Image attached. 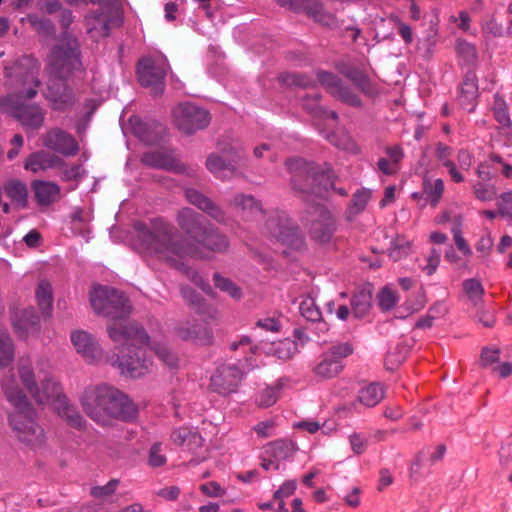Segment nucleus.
<instances>
[{
	"label": "nucleus",
	"instance_id": "f257e3e1",
	"mask_svg": "<svg viewBox=\"0 0 512 512\" xmlns=\"http://www.w3.org/2000/svg\"><path fill=\"white\" fill-rule=\"evenodd\" d=\"M177 223L187 239H183L173 226L162 219L151 221L150 227L136 224L134 248L140 253L178 266L187 256L203 257V250L224 252L229 247L226 236L215 229L203 227L199 215L189 208L179 211Z\"/></svg>",
	"mask_w": 512,
	"mask_h": 512
},
{
	"label": "nucleus",
	"instance_id": "f03ea898",
	"mask_svg": "<svg viewBox=\"0 0 512 512\" xmlns=\"http://www.w3.org/2000/svg\"><path fill=\"white\" fill-rule=\"evenodd\" d=\"M79 400L86 415L101 426L131 421L138 415V408L131 399L112 386H89Z\"/></svg>",
	"mask_w": 512,
	"mask_h": 512
},
{
	"label": "nucleus",
	"instance_id": "7ed1b4c3",
	"mask_svg": "<svg viewBox=\"0 0 512 512\" xmlns=\"http://www.w3.org/2000/svg\"><path fill=\"white\" fill-rule=\"evenodd\" d=\"M2 389L7 401L13 406L8 413V426L13 436L30 448H39L45 443V432L37 421V412L27 396L19 387L16 379L10 377L3 381Z\"/></svg>",
	"mask_w": 512,
	"mask_h": 512
},
{
	"label": "nucleus",
	"instance_id": "20e7f679",
	"mask_svg": "<svg viewBox=\"0 0 512 512\" xmlns=\"http://www.w3.org/2000/svg\"><path fill=\"white\" fill-rule=\"evenodd\" d=\"M81 61L78 51V42L75 38L64 37L52 50L49 56L48 69L51 79L45 97L51 102L52 108L65 110L74 102L73 94L61 81L73 71L80 69Z\"/></svg>",
	"mask_w": 512,
	"mask_h": 512
},
{
	"label": "nucleus",
	"instance_id": "39448f33",
	"mask_svg": "<svg viewBox=\"0 0 512 512\" xmlns=\"http://www.w3.org/2000/svg\"><path fill=\"white\" fill-rule=\"evenodd\" d=\"M108 334L115 342L122 345L120 355L107 359L112 366L117 367L122 375L137 378L145 375L151 366L150 359L146 358L143 346L148 345L149 337L146 332L136 325H129L123 331L116 326L108 327Z\"/></svg>",
	"mask_w": 512,
	"mask_h": 512
},
{
	"label": "nucleus",
	"instance_id": "423d86ee",
	"mask_svg": "<svg viewBox=\"0 0 512 512\" xmlns=\"http://www.w3.org/2000/svg\"><path fill=\"white\" fill-rule=\"evenodd\" d=\"M90 303L93 310L114 321L109 327L116 326L118 331L129 328L131 323L124 324L122 321L129 315L131 306L125 295L114 288L96 286L90 292Z\"/></svg>",
	"mask_w": 512,
	"mask_h": 512
},
{
	"label": "nucleus",
	"instance_id": "0eeeda50",
	"mask_svg": "<svg viewBox=\"0 0 512 512\" xmlns=\"http://www.w3.org/2000/svg\"><path fill=\"white\" fill-rule=\"evenodd\" d=\"M38 388L41 392L48 394V399L39 404H49L54 411L66 421V423L75 428H82L85 423L81 414L72 406L67 397L62 393L59 383L49 374H43V369H39Z\"/></svg>",
	"mask_w": 512,
	"mask_h": 512
},
{
	"label": "nucleus",
	"instance_id": "6e6552de",
	"mask_svg": "<svg viewBox=\"0 0 512 512\" xmlns=\"http://www.w3.org/2000/svg\"><path fill=\"white\" fill-rule=\"evenodd\" d=\"M173 119L177 128L190 135L208 126L209 113L191 102L180 103L173 110Z\"/></svg>",
	"mask_w": 512,
	"mask_h": 512
},
{
	"label": "nucleus",
	"instance_id": "1a4fd4ad",
	"mask_svg": "<svg viewBox=\"0 0 512 512\" xmlns=\"http://www.w3.org/2000/svg\"><path fill=\"white\" fill-rule=\"evenodd\" d=\"M118 8L114 4L105 3L101 5L95 12L85 17V25L87 33L94 39L99 40L107 37L110 28L118 22Z\"/></svg>",
	"mask_w": 512,
	"mask_h": 512
},
{
	"label": "nucleus",
	"instance_id": "9d476101",
	"mask_svg": "<svg viewBox=\"0 0 512 512\" xmlns=\"http://www.w3.org/2000/svg\"><path fill=\"white\" fill-rule=\"evenodd\" d=\"M245 374L237 363L220 364L210 378V388L222 395L236 392Z\"/></svg>",
	"mask_w": 512,
	"mask_h": 512
},
{
	"label": "nucleus",
	"instance_id": "9b49d317",
	"mask_svg": "<svg viewBox=\"0 0 512 512\" xmlns=\"http://www.w3.org/2000/svg\"><path fill=\"white\" fill-rule=\"evenodd\" d=\"M39 369H43V374L50 373V366L45 362H37L33 365L28 357L20 358L18 361V374L23 386L36 402H43L48 399V394L41 392L38 388Z\"/></svg>",
	"mask_w": 512,
	"mask_h": 512
},
{
	"label": "nucleus",
	"instance_id": "f8f14e48",
	"mask_svg": "<svg viewBox=\"0 0 512 512\" xmlns=\"http://www.w3.org/2000/svg\"><path fill=\"white\" fill-rule=\"evenodd\" d=\"M169 65L165 58H143L138 65V78L143 86L153 87L155 93L163 91V82Z\"/></svg>",
	"mask_w": 512,
	"mask_h": 512
},
{
	"label": "nucleus",
	"instance_id": "ddd939ff",
	"mask_svg": "<svg viewBox=\"0 0 512 512\" xmlns=\"http://www.w3.org/2000/svg\"><path fill=\"white\" fill-rule=\"evenodd\" d=\"M352 352L353 349L348 343L334 345L322 354L321 360L313 369L314 374L322 379L335 377L343 368L341 359L349 356Z\"/></svg>",
	"mask_w": 512,
	"mask_h": 512
},
{
	"label": "nucleus",
	"instance_id": "4468645a",
	"mask_svg": "<svg viewBox=\"0 0 512 512\" xmlns=\"http://www.w3.org/2000/svg\"><path fill=\"white\" fill-rule=\"evenodd\" d=\"M0 109L18 118L27 129H38L44 121V114L40 107L18 105L14 96L1 99Z\"/></svg>",
	"mask_w": 512,
	"mask_h": 512
},
{
	"label": "nucleus",
	"instance_id": "2eb2a0df",
	"mask_svg": "<svg viewBox=\"0 0 512 512\" xmlns=\"http://www.w3.org/2000/svg\"><path fill=\"white\" fill-rule=\"evenodd\" d=\"M15 77L19 78L23 88L21 94H25V97L32 98L37 94V87L39 81L37 74L39 72V63L32 57H23L13 67Z\"/></svg>",
	"mask_w": 512,
	"mask_h": 512
},
{
	"label": "nucleus",
	"instance_id": "dca6fc26",
	"mask_svg": "<svg viewBox=\"0 0 512 512\" xmlns=\"http://www.w3.org/2000/svg\"><path fill=\"white\" fill-rule=\"evenodd\" d=\"M71 343L75 351L87 362L98 363L103 359V350L96 339L87 331L76 330L71 333Z\"/></svg>",
	"mask_w": 512,
	"mask_h": 512
},
{
	"label": "nucleus",
	"instance_id": "f3484780",
	"mask_svg": "<svg viewBox=\"0 0 512 512\" xmlns=\"http://www.w3.org/2000/svg\"><path fill=\"white\" fill-rule=\"evenodd\" d=\"M334 231V220L330 212L324 207H315L309 227L311 237L320 243H326L331 239Z\"/></svg>",
	"mask_w": 512,
	"mask_h": 512
},
{
	"label": "nucleus",
	"instance_id": "a211bd4d",
	"mask_svg": "<svg viewBox=\"0 0 512 512\" xmlns=\"http://www.w3.org/2000/svg\"><path fill=\"white\" fill-rule=\"evenodd\" d=\"M45 147L59 152L65 156H72L78 152V143L69 133L61 129H51L43 136Z\"/></svg>",
	"mask_w": 512,
	"mask_h": 512
},
{
	"label": "nucleus",
	"instance_id": "6ab92c4d",
	"mask_svg": "<svg viewBox=\"0 0 512 512\" xmlns=\"http://www.w3.org/2000/svg\"><path fill=\"white\" fill-rule=\"evenodd\" d=\"M268 232L283 244L298 249L303 244V238L295 227L284 225L279 218H270L267 221Z\"/></svg>",
	"mask_w": 512,
	"mask_h": 512
},
{
	"label": "nucleus",
	"instance_id": "aec40b11",
	"mask_svg": "<svg viewBox=\"0 0 512 512\" xmlns=\"http://www.w3.org/2000/svg\"><path fill=\"white\" fill-rule=\"evenodd\" d=\"M176 333L180 339L200 345L210 344L213 339L212 330L198 322H186L177 328Z\"/></svg>",
	"mask_w": 512,
	"mask_h": 512
},
{
	"label": "nucleus",
	"instance_id": "412c9836",
	"mask_svg": "<svg viewBox=\"0 0 512 512\" xmlns=\"http://www.w3.org/2000/svg\"><path fill=\"white\" fill-rule=\"evenodd\" d=\"M63 167L64 162L60 157L45 151H37L30 154L24 163V168L33 173H39L48 169Z\"/></svg>",
	"mask_w": 512,
	"mask_h": 512
},
{
	"label": "nucleus",
	"instance_id": "4be33fe9",
	"mask_svg": "<svg viewBox=\"0 0 512 512\" xmlns=\"http://www.w3.org/2000/svg\"><path fill=\"white\" fill-rule=\"evenodd\" d=\"M240 159V154H235L229 160L228 155L212 154L207 158L206 166L216 177L225 179L234 175L236 171V164Z\"/></svg>",
	"mask_w": 512,
	"mask_h": 512
},
{
	"label": "nucleus",
	"instance_id": "5701e85b",
	"mask_svg": "<svg viewBox=\"0 0 512 512\" xmlns=\"http://www.w3.org/2000/svg\"><path fill=\"white\" fill-rule=\"evenodd\" d=\"M318 79L321 82V84H323L329 89L330 93L334 97H337L342 102L349 104L351 106L360 105V99L358 98V96L355 95L348 88H345L342 85H340L339 80L336 76L327 72H320L318 73Z\"/></svg>",
	"mask_w": 512,
	"mask_h": 512
},
{
	"label": "nucleus",
	"instance_id": "b1692460",
	"mask_svg": "<svg viewBox=\"0 0 512 512\" xmlns=\"http://www.w3.org/2000/svg\"><path fill=\"white\" fill-rule=\"evenodd\" d=\"M12 323L16 333L22 338L38 331V317L32 308L15 312Z\"/></svg>",
	"mask_w": 512,
	"mask_h": 512
},
{
	"label": "nucleus",
	"instance_id": "393cba45",
	"mask_svg": "<svg viewBox=\"0 0 512 512\" xmlns=\"http://www.w3.org/2000/svg\"><path fill=\"white\" fill-rule=\"evenodd\" d=\"M37 203L48 206L60 198L61 188L51 181L35 180L31 184Z\"/></svg>",
	"mask_w": 512,
	"mask_h": 512
},
{
	"label": "nucleus",
	"instance_id": "a878e982",
	"mask_svg": "<svg viewBox=\"0 0 512 512\" xmlns=\"http://www.w3.org/2000/svg\"><path fill=\"white\" fill-rule=\"evenodd\" d=\"M185 196L188 202L207 213L210 217L218 222L224 221L223 211L216 206L210 199L205 197L199 191L194 189H186Z\"/></svg>",
	"mask_w": 512,
	"mask_h": 512
},
{
	"label": "nucleus",
	"instance_id": "bb28decb",
	"mask_svg": "<svg viewBox=\"0 0 512 512\" xmlns=\"http://www.w3.org/2000/svg\"><path fill=\"white\" fill-rule=\"evenodd\" d=\"M332 178H333V175H332V172L331 171H326V172H321V173H317V172H309L308 175L305 177V181L308 182V183H313L315 184L311 189H308V188H305L301 185H297L296 182H294V188L297 189V190H300L302 192H305V193H315V194H321V185H323V188L324 189H328V188H331L333 189V183H332Z\"/></svg>",
	"mask_w": 512,
	"mask_h": 512
},
{
	"label": "nucleus",
	"instance_id": "cd10ccee",
	"mask_svg": "<svg viewBox=\"0 0 512 512\" xmlns=\"http://www.w3.org/2000/svg\"><path fill=\"white\" fill-rule=\"evenodd\" d=\"M478 94L477 78L474 74L466 76L461 86L460 103L463 108L473 111Z\"/></svg>",
	"mask_w": 512,
	"mask_h": 512
},
{
	"label": "nucleus",
	"instance_id": "c85d7f7f",
	"mask_svg": "<svg viewBox=\"0 0 512 512\" xmlns=\"http://www.w3.org/2000/svg\"><path fill=\"white\" fill-rule=\"evenodd\" d=\"M264 450L266 456H271L276 462L280 463L292 457L296 451V447L291 441L277 440L267 444Z\"/></svg>",
	"mask_w": 512,
	"mask_h": 512
},
{
	"label": "nucleus",
	"instance_id": "c756f323",
	"mask_svg": "<svg viewBox=\"0 0 512 512\" xmlns=\"http://www.w3.org/2000/svg\"><path fill=\"white\" fill-rule=\"evenodd\" d=\"M452 150L445 144L438 143L436 146V157L442 166L446 167L452 180L461 183L465 180L462 173L456 167V164L451 160Z\"/></svg>",
	"mask_w": 512,
	"mask_h": 512
},
{
	"label": "nucleus",
	"instance_id": "7c9ffc66",
	"mask_svg": "<svg viewBox=\"0 0 512 512\" xmlns=\"http://www.w3.org/2000/svg\"><path fill=\"white\" fill-rule=\"evenodd\" d=\"M142 161L148 166L166 170H178L179 166L171 154L160 151L145 153Z\"/></svg>",
	"mask_w": 512,
	"mask_h": 512
},
{
	"label": "nucleus",
	"instance_id": "2f4dec72",
	"mask_svg": "<svg viewBox=\"0 0 512 512\" xmlns=\"http://www.w3.org/2000/svg\"><path fill=\"white\" fill-rule=\"evenodd\" d=\"M384 387L379 383H371L358 392L357 400L366 407H374L384 398Z\"/></svg>",
	"mask_w": 512,
	"mask_h": 512
},
{
	"label": "nucleus",
	"instance_id": "473e14b6",
	"mask_svg": "<svg viewBox=\"0 0 512 512\" xmlns=\"http://www.w3.org/2000/svg\"><path fill=\"white\" fill-rule=\"evenodd\" d=\"M4 191L17 206L21 208L26 207L28 190L24 182L16 179L9 180L4 185Z\"/></svg>",
	"mask_w": 512,
	"mask_h": 512
},
{
	"label": "nucleus",
	"instance_id": "72a5a7b5",
	"mask_svg": "<svg viewBox=\"0 0 512 512\" xmlns=\"http://www.w3.org/2000/svg\"><path fill=\"white\" fill-rule=\"evenodd\" d=\"M267 352L272 353L281 360H288L298 353V345L294 340L286 338L271 343L267 348Z\"/></svg>",
	"mask_w": 512,
	"mask_h": 512
},
{
	"label": "nucleus",
	"instance_id": "f704fd0d",
	"mask_svg": "<svg viewBox=\"0 0 512 512\" xmlns=\"http://www.w3.org/2000/svg\"><path fill=\"white\" fill-rule=\"evenodd\" d=\"M413 250V242L403 235H397L392 241L388 255L394 261L408 257Z\"/></svg>",
	"mask_w": 512,
	"mask_h": 512
},
{
	"label": "nucleus",
	"instance_id": "c9c22d12",
	"mask_svg": "<svg viewBox=\"0 0 512 512\" xmlns=\"http://www.w3.org/2000/svg\"><path fill=\"white\" fill-rule=\"evenodd\" d=\"M282 388V381H277L275 384L263 388L257 395V404L263 408L274 405L279 399Z\"/></svg>",
	"mask_w": 512,
	"mask_h": 512
},
{
	"label": "nucleus",
	"instance_id": "e433bc0d",
	"mask_svg": "<svg viewBox=\"0 0 512 512\" xmlns=\"http://www.w3.org/2000/svg\"><path fill=\"white\" fill-rule=\"evenodd\" d=\"M302 10L305 11L309 17L321 24L330 25L333 23V15L326 12L323 6L318 2L307 0Z\"/></svg>",
	"mask_w": 512,
	"mask_h": 512
},
{
	"label": "nucleus",
	"instance_id": "4c0bfd02",
	"mask_svg": "<svg viewBox=\"0 0 512 512\" xmlns=\"http://www.w3.org/2000/svg\"><path fill=\"white\" fill-rule=\"evenodd\" d=\"M36 299L43 313L49 314L52 308L53 294L48 281L42 280L39 282L36 289Z\"/></svg>",
	"mask_w": 512,
	"mask_h": 512
},
{
	"label": "nucleus",
	"instance_id": "58836bf2",
	"mask_svg": "<svg viewBox=\"0 0 512 512\" xmlns=\"http://www.w3.org/2000/svg\"><path fill=\"white\" fill-rule=\"evenodd\" d=\"M234 206L247 216L262 215L261 205L252 196H236L234 198Z\"/></svg>",
	"mask_w": 512,
	"mask_h": 512
},
{
	"label": "nucleus",
	"instance_id": "ea45409f",
	"mask_svg": "<svg viewBox=\"0 0 512 512\" xmlns=\"http://www.w3.org/2000/svg\"><path fill=\"white\" fill-rule=\"evenodd\" d=\"M302 105L304 109H306L315 117H327L331 120H335L337 118V115L334 111H327L319 104L317 94L304 97Z\"/></svg>",
	"mask_w": 512,
	"mask_h": 512
},
{
	"label": "nucleus",
	"instance_id": "a19ab883",
	"mask_svg": "<svg viewBox=\"0 0 512 512\" xmlns=\"http://www.w3.org/2000/svg\"><path fill=\"white\" fill-rule=\"evenodd\" d=\"M462 223H463V217L462 216H456L454 219V226L451 228V232L453 234L454 242L456 247L460 252L463 253V255L470 257L472 255V249L467 243L466 239L463 237L462 234Z\"/></svg>",
	"mask_w": 512,
	"mask_h": 512
},
{
	"label": "nucleus",
	"instance_id": "79ce46f5",
	"mask_svg": "<svg viewBox=\"0 0 512 512\" xmlns=\"http://www.w3.org/2000/svg\"><path fill=\"white\" fill-rule=\"evenodd\" d=\"M463 290L465 295L474 305L481 302L484 294V288L478 279H466L463 282Z\"/></svg>",
	"mask_w": 512,
	"mask_h": 512
},
{
	"label": "nucleus",
	"instance_id": "37998d69",
	"mask_svg": "<svg viewBox=\"0 0 512 512\" xmlns=\"http://www.w3.org/2000/svg\"><path fill=\"white\" fill-rule=\"evenodd\" d=\"M351 305L354 316L361 318L368 313L371 307V295L366 292H360L354 295Z\"/></svg>",
	"mask_w": 512,
	"mask_h": 512
},
{
	"label": "nucleus",
	"instance_id": "c03bdc74",
	"mask_svg": "<svg viewBox=\"0 0 512 512\" xmlns=\"http://www.w3.org/2000/svg\"><path fill=\"white\" fill-rule=\"evenodd\" d=\"M444 191V183L442 179H436L434 182L424 181V192L428 196L432 206H436L442 197Z\"/></svg>",
	"mask_w": 512,
	"mask_h": 512
},
{
	"label": "nucleus",
	"instance_id": "a18cd8bd",
	"mask_svg": "<svg viewBox=\"0 0 512 512\" xmlns=\"http://www.w3.org/2000/svg\"><path fill=\"white\" fill-rule=\"evenodd\" d=\"M148 465L153 468L162 467L167 462V457L159 442L153 443L148 451Z\"/></svg>",
	"mask_w": 512,
	"mask_h": 512
},
{
	"label": "nucleus",
	"instance_id": "49530a36",
	"mask_svg": "<svg viewBox=\"0 0 512 512\" xmlns=\"http://www.w3.org/2000/svg\"><path fill=\"white\" fill-rule=\"evenodd\" d=\"M492 109L496 121L503 127H508L510 125L509 113L505 101L499 95H495Z\"/></svg>",
	"mask_w": 512,
	"mask_h": 512
},
{
	"label": "nucleus",
	"instance_id": "de8ad7c7",
	"mask_svg": "<svg viewBox=\"0 0 512 512\" xmlns=\"http://www.w3.org/2000/svg\"><path fill=\"white\" fill-rule=\"evenodd\" d=\"M493 246L494 239L492 237L491 231L485 228L482 235L475 243V249L481 257L487 258L490 255Z\"/></svg>",
	"mask_w": 512,
	"mask_h": 512
},
{
	"label": "nucleus",
	"instance_id": "09e8293b",
	"mask_svg": "<svg viewBox=\"0 0 512 512\" xmlns=\"http://www.w3.org/2000/svg\"><path fill=\"white\" fill-rule=\"evenodd\" d=\"M425 260H426V264L421 266L420 268L427 276H431L437 271V269L440 265V261H441L440 251L435 248H432L429 251L428 255L426 256Z\"/></svg>",
	"mask_w": 512,
	"mask_h": 512
},
{
	"label": "nucleus",
	"instance_id": "8fccbe9b",
	"mask_svg": "<svg viewBox=\"0 0 512 512\" xmlns=\"http://www.w3.org/2000/svg\"><path fill=\"white\" fill-rule=\"evenodd\" d=\"M301 315L308 321L316 322L321 319V312L312 299L304 300L300 305Z\"/></svg>",
	"mask_w": 512,
	"mask_h": 512
},
{
	"label": "nucleus",
	"instance_id": "3c124183",
	"mask_svg": "<svg viewBox=\"0 0 512 512\" xmlns=\"http://www.w3.org/2000/svg\"><path fill=\"white\" fill-rule=\"evenodd\" d=\"M118 486V480L112 479L103 486H94L91 488V495L96 499L105 500L112 496Z\"/></svg>",
	"mask_w": 512,
	"mask_h": 512
},
{
	"label": "nucleus",
	"instance_id": "603ef678",
	"mask_svg": "<svg viewBox=\"0 0 512 512\" xmlns=\"http://www.w3.org/2000/svg\"><path fill=\"white\" fill-rule=\"evenodd\" d=\"M475 197L483 202H489L495 199L497 190L493 185L477 183L473 186Z\"/></svg>",
	"mask_w": 512,
	"mask_h": 512
},
{
	"label": "nucleus",
	"instance_id": "864d4df0",
	"mask_svg": "<svg viewBox=\"0 0 512 512\" xmlns=\"http://www.w3.org/2000/svg\"><path fill=\"white\" fill-rule=\"evenodd\" d=\"M155 351L161 361L169 367H175L178 363L177 356L163 344H154L150 348Z\"/></svg>",
	"mask_w": 512,
	"mask_h": 512
},
{
	"label": "nucleus",
	"instance_id": "5fc2aeb1",
	"mask_svg": "<svg viewBox=\"0 0 512 512\" xmlns=\"http://www.w3.org/2000/svg\"><path fill=\"white\" fill-rule=\"evenodd\" d=\"M456 51L458 56L462 58V60L465 61L466 63H471L475 61L477 58V52L475 47L464 40H459L457 42Z\"/></svg>",
	"mask_w": 512,
	"mask_h": 512
},
{
	"label": "nucleus",
	"instance_id": "6e6d98bb",
	"mask_svg": "<svg viewBox=\"0 0 512 512\" xmlns=\"http://www.w3.org/2000/svg\"><path fill=\"white\" fill-rule=\"evenodd\" d=\"M214 283L217 288L227 292L233 298H239L241 296L240 289L229 279L220 276L219 274L214 275Z\"/></svg>",
	"mask_w": 512,
	"mask_h": 512
},
{
	"label": "nucleus",
	"instance_id": "4d7b16f0",
	"mask_svg": "<svg viewBox=\"0 0 512 512\" xmlns=\"http://www.w3.org/2000/svg\"><path fill=\"white\" fill-rule=\"evenodd\" d=\"M398 302L397 295L390 288H383L378 294V303L382 310L392 309Z\"/></svg>",
	"mask_w": 512,
	"mask_h": 512
},
{
	"label": "nucleus",
	"instance_id": "13d9d810",
	"mask_svg": "<svg viewBox=\"0 0 512 512\" xmlns=\"http://www.w3.org/2000/svg\"><path fill=\"white\" fill-rule=\"evenodd\" d=\"M498 213L512 221V191L504 192L498 199Z\"/></svg>",
	"mask_w": 512,
	"mask_h": 512
},
{
	"label": "nucleus",
	"instance_id": "bf43d9fd",
	"mask_svg": "<svg viewBox=\"0 0 512 512\" xmlns=\"http://www.w3.org/2000/svg\"><path fill=\"white\" fill-rule=\"evenodd\" d=\"M348 440L354 454L361 455L365 452L368 445V439L364 434L353 432L349 435Z\"/></svg>",
	"mask_w": 512,
	"mask_h": 512
},
{
	"label": "nucleus",
	"instance_id": "052dcab7",
	"mask_svg": "<svg viewBox=\"0 0 512 512\" xmlns=\"http://www.w3.org/2000/svg\"><path fill=\"white\" fill-rule=\"evenodd\" d=\"M84 175V170L81 165L74 164L65 168L62 171L61 179L64 181L78 180Z\"/></svg>",
	"mask_w": 512,
	"mask_h": 512
},
{
	"label": "nucleus",
	"instance_id": "680f3d73",
	"mask_svg": "<svg viewBox=\"0 0 512 512\" xmlns=\"http://www.w3.org/2000/svg\"><path fill=\"white\" fill-rule=\"evenodd\" d=\"M200 490L209 497H221L225 494V490L217 482L202 484Z\"/></svg>",
	"mask_w": 512,
	"mask_h": 512
},
{
	"label": "nucleus",
	"instance_id": "e2e57ef3",
	"mask_svg": "<svg viewBox=\"0 0 512 512\" xmlns=\"http://www.w3.org/2000/svg\"><path fill=\"white\" fill-rule=\"evenodd\" d=\"M274 422L267 420L254 426V431L259 437L267 438L274 435Z\"/></svg>",
	"mask_w": 512,
	"mask_h": 512
},
{
	"label": "nucleus",
	"instance_id": "0e129e2a",
	"mask_svg": "<svg viewBox=\"0 0 512 512\" xmlns=\"http://www.w3.org/2000/svg\"><path fill=\"white\" fill-rule=\"evenodd\" d=\"M296 490V482L289 480L284 482L281 487L275 491L274 499H284L291 496Z\"/></svg>",
	"mask_w": 512,
	"mask_h": 512
},
{
	"label": "nucleus",
	"instance_id": "69168bd1",
	"mask_svg": "<svg viewBox=\"0 0 512 512\" xmlns=\"http://www.w3.org/2000/svg\"><path fill=\"white\" fill-rule=\"evenodd\" d=\"M371 198L370 190H361L355 193L353 197V206L357 211L363 210Z\"/></svg>",
	"mask_w": 512,
	"mask_h": 512
},
{
	"label": "nucleus",
	"instance_id": "338daca9",
	"mask_svg": "<svg viewBox=\"0 0 512 512\" xmlns=\"http://www.w3.org/2000/svg\"><path fill=\"white\" fill-rule=\"evenodd\" d=\"M472 165V157L466 150H460L457 154V169L461 171H468Z\"/></svg>",
	"mask_w": 512,
	"mask_h": 512
},
{
	"label": "nucleus",
	"instance_id": "774afa93",
	"mask_svg": "<svg viewBox=\"0 0 512 512\" xmlns=\"http://www.w3.org/2000/svg\"><path fill=\"white\" fill-rule=\"evenodd\" d=\"M191 432L192 430L186 427L178 428L172 432L171 439L175 444L184 446Z\"/></svg>",
	"mask_w": 512,
	"mask_h": 512
}]
</instances>
